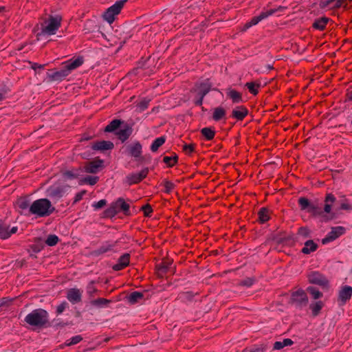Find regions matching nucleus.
Segmentation results:
<instances>
[{
  "label": "nucleus",
  "instance_id": "obj_1",
  "mask_svg": "<svg viewBox=\"0 0 352 352\" xmlns=\"http://www.w3.org/2000/svg\"><path fill=\"white\" fill-rule=\"evenodd\" d=\"M84 63L82 56L72 58L63 62L59 68H53L47 72V82H61L64 80L73 70L81 66Z\"/></svg>",
  "mask_w": 352,
  "mask_h": 352
},
{
  "label": "nucleus",
  "instance_id": "obj_2",
  "mask_svg": "<svg viewBox=\"0 0 352 352\" xmlns=\"http://www.w3.org/2000/svg\"><path fill=\"white\" fill-rule=\"evenodd\" d=\"M24 322L32 329H41L51 327V323L49 321V313L42 308L32 310L25 316Z\"/></svg>",
  "mask_w": 352,
  "mask_h": 352
},
{
  "label": "nucleus",
  "instance_id": "obj_3",
  "mask_svg": "<svg viewBox=\"0 0 352 352\" xmlns=\"http://www.w3.org/2000/svg\"><path fill=\"white\" fill-rule=\"evenodd\" d=\"M120 212H122L126 217L132 215L130 210V205L123 197H118L116 200L113 201L110 206L103 211L102 217L112 219Z\"/></svg>",
  "mask_w": 352,
  "mask_h": 352
},
{
  "label": "nucleus",
  "instance_id": "obj_4",
  "mask_svg": "<svg viewBox=\"0 0 352 352\" xmlns=\"http://www.w3.org/2000/svg\"><path fill=\"white\" fill-rule=\"evenodd\" d=\"M268 240L274 243V249L278 252H281V249L284 247L294 246L296 242L294 234L293 233L287 234L285 231L272 232Z\"/></svg>",
  "mask_w": 352,
  "mask_h": 352
},
{
  "label": "nucleus",
  "instance_id": "obj_5",
  "mask_svg": "<svg viewBox=\"0 0 352 352\" xmlns=\"http://www.w3.org/2000/svg\"><path fill=\"white\" fill-rule=\"evenodd\" d=\"M212 82L210 78H205L195 82L194 91L196 93L193 103L195 106H202L204 97L211 91L219 90L217 88H212Z\"/></svg>",
  "mask_w": 352,
  "mask_h": 352
},
{
  "label": "nucleus",
  "instance_id": "obj_6",
  "mask_svg": "<svg viewBox=\"0 0 352 352\" xmlns=\"http://www.w3.org/2000/svg\"><path fill=\"white\" fill-rule=\"evenodd\" d=\"M32 215L36 217H46L55 211L52 202L47 198H41L34 201L30 208Z\"/></svg>",
  "mask_w": 352,
  "mask_h": 352
},
{
  "label": "nucleus",
  "instance_id": "obj_7",
  "mask_svg": "<svg viewBox=\"0 0 352 352\" xmlns=\"http://www.w3.org/2000/svg\"><path fill=\"white\" fill-rule=\"evenodd\" d=\"M306 276L309 284L318 285L324 292L329 291L331 287L329 280L319 271H311L307 274Z\"/></svg>",
  "mask_w": 352,
  "mask_h": 352
},
{
  "label": "nucleus",
  "instance_id": "obj_8",
  "mask_svg": "<svg viewBox=\"0 0 352 352\" xmlns=\"http://www.w3.org/2000/svg\"><path fill=\"white\" fill-rule=\"evenodd\" d=\"M62 17L59 15L52 16L50 15L47 20H45L44 23L46 24L44 25L42 24L41 32L37 34V36L43 34L48 36L54 35L56 34L58 29L61 25Z\"/></svg>",
  "mask_w": 352,
  "mask_h": 352
},
{
  "label": "nucleus",
  "instance_id": "obj_9",
  "mask_svg": "<svg viewBox=\"0 0 352 352\" xmlns=\"http://www.w3.org/2000/svg\"><path fill=\"white\" fill-rule=\"evenodd\" d=\"M298 204L301 210H305L309 213L313 217H319L321 214L320 206L317 201H311L305 197H300L298 199Z\"/></svg>",
  "mask_w": 352,
  "mask_h": 352
},
{
  "label": "nucleus",
  "instance_id": "obj_10",
  "mask_svg": "<svg viewBox=\"0 0 352 352\" xmlns=\"http://www.w3.org/2000/svg\"><path fill=\"white\" fill-rule=\"evenodd\" d=\"M309 302V298L306 292L300 288L292 292L289 303L295 305L296 308L302 309L306 307Z\"/></svg>",
  "mask_w": 352,
  "mask_h": 352
},
{
  "label": "nucleus",
  "instance_id": "obj_11",
  "mask_svg": "<svg viewBox=\"0 0 352 352\" xmlns=\"http://www.w3.org/2000/svg\"><path fill=\"white\" fill-rule=\"evenodd\" d=\"M68 188L69 186L67 185L54 184L47 188L45 193L47 197L56 202L65 195Z\"/></svg>",
  "mask_w": 352,
  "mask_h": 352
},
{
  "label": "nucleus",
  "instance_id": "obj_12",
  "mask_svg": "<svg viewBox=\"0 0 352 352\" xmlns=\"http://www.w3.org/2000/svg\"><path fill=\"white\" fill-rule=\"evenodd\" d=\"M14 204L16 211L21 215L26 217L32 216V212L30 211L32 203L28 195L18 197Z\"/></svg>",
  "mask_w": 352,
  "mask_h": 352
},
{
  "label": "nucleus",
  "instance_id": "obj_13",
  "mask_svg": "<svg viewBox=\"0 0 352 352\" xmlns=\"http://www.w3.org/2000/svg\"><path fill=\"white\" fill-rule=\"evenodd\" d=\"M127 1L128 0L118 1L113 5L108 8L102 15L104 19L109 24L113 23L115 21L116 16L120 13L122 8Z\"/></svg>",
  "mask_w": 352,
  "mask_h": 352
},
{
  "label": "nucleus",
  "instance_id": "obj_14",
  "mask_svg": "<svg viewBox=\"0 0 352 352\" xmlns=\"http://www.w3.org/2000/svg\"><path fill=\"white\" fill-rule=\"evenodd\" d=\"M282 7L280 6L278 9H270L266 11H262L258 15L252 17L243 26V31H246L250 28L257 25L260 21L265 19L270 16L275 14L278 10H281Z\"/></svg>",
  "mask_w": 352,
  "mask_h": 352
},
{
  "label": "nucleus",
  "instance_id": "obj_15",
  "mask_svg": "<svg viewBox=\"0 0 352 352\" xmlns=\"http://www.w3.org/2000/svg\"><path fill=\"white\" fill-rule=\"evenodd\" d=\"M148 172V168H144L139 173H130L126 176L124 183L129 186L139 184L147 177Z\"/></svg>",
  "mask_w": 352,
  "mask_h": 352
},
{
  "label": "nucleus",
  "instance_id": "obj_16",
  "mask_svg": "<svg viewBox=\"0 0 352 352\" xmlns=\"http://www.w3.org/2000/svg\"><path fill=\"white\" fill-rule=\"evenodd\" d=\"M104 160L96 157L92 161L87 162L82 167L83 172L91 174H96L104 167Z\"/></svg>",
  "mask_w": 352,
  "mask_h": 352
},
{
  "label": "nucleus",
  "instance_id": "obj_17",
  "mask_svg": "<svg viewBox=\"0 0 352 352\" xmlns=\"http://www.w3.org/2000/svg\"><path fill=\"white\" fill-rule=\"evenodd\" d=\"M173 259L166 257L163 258L162 262L155 265V270L158 278H162L169 272Z\"/></svg>",
  "mask_w": 352,
  "mask_h": 352
},
{
  "label": "nucleus",
  "instance_id": "obj_18",
  "mask_svg": "<svg viewBox=\"0 0 352 352\" xmlns=\"http://www.w3.org/2000/svg\"><path fill=\"white\" fill-rule=\"evenodd\" d=\"M346 232V228L343 226H336L331 228V231L322 239V244L330 243Z\"/></svg>",
  "mask_w": 352,
  "mask_h": 352
},
{
  "label": "nucleus",
  "instance_id": "obj_19",
  "mask_svg": "<svg viewBox=\"0 0 352 352\" xmlns=\"http://www.w3.org/2000/svg\"><path fill=\"white\" fill-rule=\"evenodd\" d=\"M352 297V287L350 285L342 286L338 292V303L340 306L344 305Z\"/></svg>",
  "mask_w": 352,
  "mask_h": 352
},
{
  "label": "nucleus",
  "instance_id": "obj_20",
  "mask_svg": "<svg viewBox=\"0 0 352 352\" xmlns=\"http://www.w3.org/2000/svg\"><path fill=\"white\" fill-rule=\"evenodd\" d=\"M120 240H117L112 243H109V241H105L101 246L98 249L90 252L89 255L93 257H98L100 255L105 254L108 252L111 251L118 243Z\"/></svg>",
  "mask_w": 352,
  "mask_h": 352
},
{
  "label": "nucleus",
  "instance_id": "obj_21",
  "mask_svg": "<svg viewBox=\"0 0 352 352\" xmlns=\"http://www.w3.org/2000/svg\"><path fill=\"white\" fill-rule=\"evenodd\" d=\"M332 204L326 203L324 205L323 208L320 206L321 214L319 217H321L322 222H329L337 218L336 212H332Z\"/></svg>",
  "mask_w": 352,
  "mask_h": 352
},
{
  "label": "nucleus",
  "instance_id": "obj_22",
  "mask_svg": "<svg viewBox=\"0 0 352 352\" xmlns=\"http://www.w3.org/2000/svg\"><path fill=\"white\" fill-rule=\"evenodd\" d=\"M133 131V129L132 124L124 122V124H123L120 130L116 133V135L118 138L123 143L129 138Z\"/></svg>",
  "mask_w": 352,
  "mask_h": 352
},
{
  "label": "nucleus",
  "instance_id": "obj_23",
  "mask_svg": "<svg viewBox=\"0 0 352 352\" xmlns=\"http://www.w3.org/2000/svg\"><path fill=\"white\" fill-rule=\"evenodd\" d=\"M18 231V227L14 226L10 228V226L6 224L2 220H0V239L6 240L9 239L12 234Z\"/></svg>",
  "mask_w": 352,
  "mask_h": 352
},
{
  "label": "nucleus",
  "instance_id": "obj_24",
  "mask_svg": "<svg viewBox=\"0 0 352 352\" xmlns=\"http://www.w3.org/2000/svg\"><path fill=\"white\" fill-rule=\"evenodd\" d=\"M249 110L245 105L236 106L232 111L230 118L242 121L248 115Z\"/></svg>",
  "mask_w": 352,
  "mask_h": 352
},
{
  "label": "nucleus",
  "instance_id": "obj_25",
  "mask_svg": "<svg viewBox=\"0 0 352 352\" xmlns=\"http://www.w3.org/2000/svg\"><path fill=\"white\" fill-rule=\"evenodd\" d=\"M91 148L94 151H99L104 152L106 151H111L114 148V144L111 141L101 140L96 141L91 144Z\"/></svg>",
  "mask_w": 352,
  "mask_h": 352
},
{
  "label": "nucleus",
  "instance_id": "obj_26",
  "mask_svg": "<svg viewBox=\"0 0 352 352\" xmlns=\"http://www.w3.org/2000/svg\"><path fill=\"white\" fill-rule=\"evenodd\" d=\"M131 255L129 253H124L119 257L117 263L113 265L114 271H120L129 265Z\"/></svg>",
  "mask_w": 352,
  "mask_h": 352
},
{
  "label": "nucleus",
  "instance_id": "obj_27",
  "mask_svg": "<svg viewBox=\"0 0 352 352\" xmlns=\"http://www.w3.org/2000/svg\"><path fill=\"white\" fill-rule=\"evenodd\" d=\"M67 299L73 305L82 301V292L77 288H71L67 290Z\"/></svg>",
  "mask_w": 352,
  "mask_h": 352
},
{
  "label": "nucleus",
  "instance_id": "obj_28",
  "mask_svg": "<svg viewBox=\"0 0 352 352\" xmlns=\"http://www.w3.org/2000/svg\"><path fill=\"white\" fill-rule=\"evenodd\" d=\"M124 120L121 119H113L104 129V133H112L116 135L121 126L124 124Z\"/></svg>",
  "mask_w": 352,
  "mask_h": 352
},
{
  "label": "nucleus",
  "instance_id": "obj_29",
  "mask_svg": "<svg viewBox=\"0 0 352 352\" xmlns=\"http://www.w3.org/2000/svg\"><path fill=\"white\" fill-rule=\"evenodd\" d=\"M128 154L134 157V159L140 157L142 153V146L139 141H135L133 144L129 145L126 148Z\"/></svg>",
  "mask_w": 352,
  "mask_h": 352
},
{
  "label": "nucleus",
  "instance_id": "obj_30",
  "mask_svg": "<svg viewBox=\"0 0 352 352\" xmlns=\"http://www.w3.org/2000/svg\"><path fill=\"white\" fill-rule=\"evenodd\" d=\"M226 96L232 100L233 104H238L243 102L242 94L234 89H232L231 87L226 89Z\"/></svg>",
  "mask_w": 352,
  "mask_h": 352
},
{
  "label": "nucleus",
  "instance_id": "obj_31",
  "mask_svg": "<svg viewBox=\"0 0 352 352\" xmlns=\"http://www.w3.org/2000/svg\"><path fill=\"white\" fill-rule=\"evenodd\" d=\"M199 293H194L192 291L181 292L178 294L176 300L180 301L182 303L191 302L194 300V297L198 295Z\"/></svg>",
  "mask_w": 352,
  "mask_h": 352
},
{
  "label": "nucleus",
  "instance_id": "obj_32",
  "mask_svg": "<svg viewBox=\"0 0 352 352\" xmlns=\"http://www.w3.org/2000/svg\"><path fill=\"white\" fill-rule=\"evenodd\" d=\"M82 167L73 168L71 170H67L63 173L64 178L67 179H77L79 176H81L83 173Z\"/></svg>",
  "mask_w": 352,
  "mask_h": 352
},
{
  "label": "nucleus",
  "instance_id": "obj_33",
  "mask_svg": "<svg viewBox=\"0 0 352 352\" xmlns=\"http://www.w3.org/2000/svg\"><path fill=\"white\" fill-rule=\"evenodd\" d=\"M346 1L347 0H320L319 2V6L321 9H324L333 3L331 8L338 9L340 8Z\"/></svg>",
  "mask_w": 352,
  "mask_h": 352
},
{
  "label": "nucleus",
  "instance_id": "obj_34",
  "mask_svg": "<svg viewBox=\"0 0 352 352\" xmlns=\"http://www.w3.org/2000/svg\"><path fill=\"white\" fill-rule=\"evenodd\" d=\"M272 212L267 207H262L258 211V219L257 221L260 224H264L270 219V214Z\"/></svg>",
  "mask_w": 352,
  "mask_h": 352
},
{
  "label": "nucleus",
  "instance_id": "obj_35",
  "mask_svg": "<svg viewBox=\"0 0 352 352\" xmlns=\"http://www.w3.org/2000/svg\"><path fill=\"white\" fill-rule=\"evenodd\" d=\"M226 110L221 106L213 109L212 119L215 122L226 120Z\"/></svg>",
  "mask_w": 352,
  "mask_h": 352
},
{
  "label": "nucleus",
  "instance_id": "obj_36",
  "mask_svg": "<svg viewBox=\"0 0 352 352\" xmlns=\"http://www.w3.org/2000/svg\"><path fill=\"white\" fill-rule=\"evenodd\" d=\"M331 19L327 16H322L317 18L314 20L312 28L315 30L320 31H324L326 29V26Z\"/></svg>",
  "mask_w": 352,
  "mask_h": 352
},
{
  "label": "nucleus",
  "instance_id": "obj_37",
  "mask_svg": "<svg viewBox=\"0 0 352 352\" xmlns=\"http://www.w3.org/2000/svg\"><path fill=\"white\" fill-rule=\"evenodd\" d=\"M318 245L313 240L309 239L305 242V246L301 249L300 252L304 254H309L317 250Z\"/></svg>",
  "mask_w": 352,
  "mask_h": 352
},
{
  "label": "nucleus",
  "instance_id": "obj_38",
  "mask_svg": "<svg viewBox=\"0 0 352 352\" xmlns=\"http://www.w3.org/2000/svg\"><path fill=\"white\" fill-rule=\"evenodd\" d=\"M324 304L322 300H317L309 305V309L311 311V315L314 317L318 316L323 308Z\"/></svg>",
  "mask_w": 352,
  "mask_h": 352
},
{
  "label": "nucleus",
  "instance_id": "obj_39",
  "mask_svg": "<svg viewBox=\"0 0 352 352\" xmlns=\"http://www.w3.org/2000/svg\"><path fill=\"white\" fill-rule=\"evenodd\" d=\"M200 133L205 140L210 141L214 139L216 131L214 127L210 126L201 129Z\"/></svg>",
  "mask_w": 352,
  "mask_h": 352
},
{
  "label": "nucleus",
  "instance_id": "obj_40",
  "mask_svg": "<svg viewBox=\"0 0 352 352\" xmlns=\"http://www.w3.org/2000/svg\"><path fill=\"white\" fill-rule=\"evenodd\" d=\"M44 239L41 237H36L34 243L30 245V249L34 253L40 252L45 248Z\"/></svg>",
  "mask_w": 352,
  "mask_h": 352
},
{
  "label": "nucleus",
  "instance_id": "obj_41",
  "mask_svg": "<svg viewBox=\"0 0 352 352\" xmlns=\"http://www.w3.org/2000/svg\"><path fill=\"white\" fill-rule=\"evenodd\" d=\"M166 140V137L165 135H162V136L155 138L153 141V142L150 146L151 151L153 153L157 152L158 151L159 148L160 146H162L165 143Z\"/></svg>",
  "mask_w": 352,
  "mask_h": 352
},
{
  "label": "nucleus",
  "instance_id": "obj_42",
  "mask_svg": "<svg viewBox=\"0 0 352 352\" xmlns=\"http://www.w3.org/2000/svg\"><path fill=\"white\" fill-rule=\"evenodd\" d=\"M178 155L175 153H173L172 156H164L162 161L168 168H172L178 163Z\"/></svg>",
  "mask_w": 352,
  "mask_h": 352
},
{
  "label": "nucleus",
  "instance_id": "obj_43",
  "mask_svg": "<svg viewBox=\"0 0 352 352\" xmlns=\"http://www.w3.org/2000/svg\"><path fill=\"white\" fill-rule=\"evenodd\" d=\"M99 181L98 176H91L87 175L85 177H82L78 181L79 185L89 184L90 186H94Z\"/></svg>",
  "mask_w": 352,
  "mask_h": 352
},
{
  "label": "nucleus",
  "instance_id": "obj_44",
  "mask_svg": "<svg viewBox=\"0 0 352 352\" xmlns=\"http://www.w3.org/2000/svg\"><path fill=\"white\" fill-rule=\"evenodd\" d=\"M305 291L306 293H309L314 300H319L323 296L322 292H321L319 289L315 286H309Z\"/></svg>",
  "mask_w": 352,
  "mask_h": 352
},
{
  "label": "nucleus",
  "instance_id": "obj_45",
  "mask_svg": "<svg viewBox=\"0 0 352 352\" xmlns=\"http://www.w3.org/2000/svg\"><path fill=\"white\" fill-rule=\"evenodd\" d=\"M144 298V294L142 292H131L128 296L127 299L130 304L134 305L139 302L140 300H142Z\"/></svg>",
  "mask_w": 352,
  "mask_h": 352
},
{
  "label": "nucleus",
  "instance_id": "obj_46",
  "mask_svg": "<svg viewBox=\"0 0 352 352\" xmlns=\"http://www.w3.org/2000/svg\"><path fill=\"white\" fill-rule=\"evenodd\" d=\"M261 86V83L258 82H248L245 85L249 92L253 96H256L258 94V89Z\"/></svg>",
  "mask_w": 352,
  "mask_h": 352
},
{
  "label": "nucleus",
  "instance_id": "obj_47",
  "mask_svg": "<svg viewBox=\"0 0 352 352\" xmlns=\"http://www.w3.org/2000/svg\"><path fill=\"white\" fill-rule=\"evenodd\" d=\"M112 302L111 300L103 298H98L95 300H92L91 301V305L97 307H107L109 303Z\"/></svg>",
  "mask_w": 352,
  "mask_h": 352
},
{
  "label": "nucleus",
  "instance_id": "obj_48",
  "mask_svg": "<svg viewBox=\"0 0 352 352\" xmlns=\"http://www.w3.org/2000/svg\"><path fill=\"white\" fill-rule=\"evenodd\" d=\"M267 349V344L263 343L253 345L250 349L245 348L243 350V352H265Z\"/></svg>",
  "mask_w": 352,
  "mask_h": 352
},
{
  "label": "nucleus",
  "instance_id": "obj_49",
  "mask_svg": "<svg viewBox=\"0 0 352 352\" xmlns=\"http://www.w3.org/2000/svg\"><path fill=\"white\" fill-rule=\"evenodd\" d=\"M151 99L148 98H142L139 102L136 104V107L138 112H142L145 111L151 102Z\"/></svg>",
  "mask_w": 352,
  "mask_h": 352
},
{
  "label": "nucleus",
  "instance_id": "obj_50",
  "mask_svg": "<svg viewBox=\"0 0 352 352\" xmlns=\"http://www.w3.org/2000/svg\"><path fill=\"white\" fill-rule=\"evenodd\" d=\"M54 327L56 328H63L67 326H72L74 324L72 321H63L60 318L54 319L52 322Z\"/></svg>",
  "mask_w": 352,
  "mask_h": 352
},
{
  "label": "nucleus",
  "instance_id": "obj_51",
  "mask_svg": "<svg viewBox=\"0 0 352 352\" xmlns=\"http://www.w3.org/2000/svg\"><path fill=\"white\" fill-rule=\"evenodd\" d=\"M82 339H83V338L81 335H76L75 336H73L70 339L67 340L64 342V345H66L68 346L75 345V344H78L80 342H81L82 340Z\"/></svg>",
  "mask_w": 352,
  "mask_h": 352
},
{
  "label": "nucleus",
  "instance_id": "obj_52",
  "mask_svg": "<svg viewBox=\"0 0 352 352\" xmlns=\"http://www.w3.org/2000/svg\"><path fill=\"white\" fill-rule=\"evenodd\" d=\"M59 241V238L56 234H50L45 240H44L45 244L48 246H54Z\"/></svg>",
  "mask_w": 352,
  "mask_h": 352
},
{
  "label": "nucleus",
  "instance_id": "obj_53",
  "mask_svg": "<svg viewBox=\"0 0 352 352\" xmlns=\"http://www.w3.org/2000/svg\"><path fill=\"white\" fill-rule=\"evenodd\" d=\"M256 280L255 277H247L246 278L241 280L238 285L241 287H250L255 283Z\"/></svg>",
  "mask_w": 352,
  "mask_h": 352
},
{
  "label": "nucleus",
  "instance_id": "obj_54",
  "mask_svg": "<svg viewBox=\"0 0 352 352\" xmlns=\"http://www.w3.org/2000/svg\"><path fill=\"white\" fill-rule=\"evenodd\" d=\"M10 91L9 87L2 82L0 84V101H2L6 98V95Z\"/></svg>",
  "mask_w": 352,
  "mask_h": 352
},
{
  "label": "nucleus",
  "instance_id": "obj_55",
  "mask_svg": "<svg viewBox=\"0 0 352 352\" xmlns=\"http://www.w3.org/2000/svg\"><path fill=\"white\" fill-rule=\"evenodd\" d=\"M97 282L96 280H91L87 286V292L89 297H93L95 294H97L99 291L94 287V284Z\"/></svg>",
  "mask_w": 352,
  "mask_h": 352
},
{
  "label": "nucleus",
  "instance_id": "obj_56",
  "mask_svg": "<svg viewBox=\"0 0 352 352\" xmlns=\"http://www.w3.org/2000/svg\"><path fill=\"white\" fill-rule=\"evenodd\" d=\"M311 230L307 226H302L298 229L297 234L302 236L303 238L311 237Z\"/></svg>",
  "mask_w": 352,
  "mask_h": 352
},
{
  "label": "nucleus",
  "instance_id": "obj_57",
  "mask_svg": "<svg viewBox=\"0 0 352 352\" xmlns=\"http://www.w3.org/2000/svg\"><path fill=\"white\" fill-rule=\"evenodd\" d=\"M163 185L165 188L164 192L166 194L170 193L175 188V184L168 179H164L163 181Z\"/></svg>",
  "mask_w": 352,
  "mask_h": 352
},
{
  "label": "nucleus",
  "instance_id": "obj_58",
  "mask_svg": "<svg viewBox=\"0 0 352 352\" xmlns=\"http://www.w3.org/2000/svg\"><path fill=\"white\" fill-rule=\"evenodd\" d=\"M140 210L143 212L144 216L146 217H151L153 212L152 206L149 204L142 206Z\"/></svg>",
  "mask_w": 352,
  "mask_h": 352
},
{
  "label": "nucleus",
  "instance_id": "obj_59",
  "mask_svg": "<svg viewBox=\"0 0 352 352\" xmlns=\"http://www.w3.org/2000/svg\"><path fill=\"white\" fill-rule=\"evenodd\" d=\"M30 64L31 69H34L36 74H40L41 70L44 69L45 67L47 65L46 64H38L37 63L29 61Z\"/></svg>",
  "mask_w": 352,
  "mask_h": 352
},
{
  "label": "nucleus",
  "instance_id": "obj_60",
  "mask_svg": "<svg viewBox=\"0 0 352 352\" xmlns=\"http://www.w3.org/2000/svg\"><path fill=\"white\" fill-rule=\"evenodd\" d=\"M183 151L186 155H190L192 153L195 152V144H184L183 145Z\"/></svg>",
  "mask_w": 352,
  "mask_h": 352
},
{
  "label": "nucleus",
  "instance_id": "obj_61",
  "mask_svg": "<svg viewBox=\"0 0 352 352\" xmlns=\"http://www.w3.org/2000/svg\"><path fill=\"white\" fill-rule=\"evenodd\" d=\"M148 157V162L147 163H150L151 160V157L149 154L142 155V153L140 154V157H138V158L135 159V161L138 163V165H142L146 164V158Z\"/></svg>",
  "mask_w": 352,
  "mask_h": 352
},
{
  "label": "nucleus",
  "instance_id": "obj_62",
  "mask_svg": "<svg viewBox=\"0 0 352 352\" xmlns=\"http://www.w3.org/2000/svg\"><path fill=\"white\" fill-rule=\"evenodd\" d=\"M67 308H69V303L65 300L63 301L58 306H57L56 314L58 316L63 314V312Z\"/></svg>",
  "mask_w": 352,
  "mask_h": 352
},
{
  "label": "nucleus",
  "instance_id": "obj_63",
  "mask_svg": "<svg viewBox=\"0 0 352 352\" xmlns=\"http://www.w3.org/2000/svg\"><path fill=\"white\" fill-rule=\"evenodd\" d=\"M87 194L86 190H82L81 191L78 192L76 194L74 201L72 202V205H75L78 202H79L80 200H82L83 196Z\"/></svg>",
  "mask_w": 352,
  "mask_h": 352
},
{
  "label": "nucleus",
  "instance_id": "obj_64",
  "mask_svg": "<svg viewBox=\"0 0 352 352\" xmlns=\"http://www.w3.org/2000/svg\"><path fill=\"white\" fill-rule=\"evenodd\" d=\"M107 205V200L106 199H100V201L97 202H94L92 205V206L95 208V210H99L102 208Z\"/></svg>",
  "mask_w": 352,
  "mask_h": 352
}]
</instances>
